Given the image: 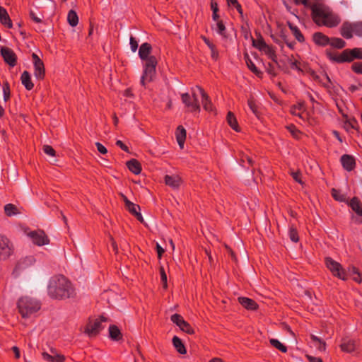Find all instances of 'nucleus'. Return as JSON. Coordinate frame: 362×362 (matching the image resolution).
Returning a JSON list of instances; mask_svg holds the SVG:
<instances>
[{
    "instance_id": "obj_1",
    "label": "nucleus",
    "mask_w": 362,
    "mask_h": 362,
    "mask_svg": "<svg viewBox=\"0 0 362 362\" xmlns=\"http://www.w3.org/2000/svg\"><path fill=\"white\" fill-rule=\"evenodd\" d=\"M48 296L56 300H65L76 296L72 283L64 275L52 276L47 285Z\"/></svg>"
},
{
    "instance_id": "obj_2",
    "label": "nucleus",
    "mask_w": 362,
    "mask_h": 362,
    "mask_svg": "<svg viewBox=\"0 0 362 362\" xmlns=\"http://www.w3.org/2000/svg\"><path fill=\"white\" fill-rule=\"evenodd\" d=\"M151 45L147 42L141 44L139 49V55L144 61V71L140 79V84L144 88H148V84L151 82L156 76V66L157 60L151 55Z\"/></svg>"
},
{
    "instance_id": "obj_3",
    "label": "nucleus",
    "mask_w": 362,
    "mask_h": 362,
    "mask_svg": "<svg viewBox=\"0 0 362 362\" xmlns=\"http://www.w3.org/2000/svg\"><path fill=\"white\" fill-rule=\"evenodd\" d=\"M296 4H302L305 7L310 8L312 17L318 25H324L327 27H334L339 23V20L335 16L325 5L320 3L310 4L308 0H293Z\"/></svg>"
},
{
    "instance_id": "obj_4",
    "label": "nucleus",
    "mask_w": 362,
    "mask_h": 362,
    "mask_svg": "<svg viewBox=\"0 0 362 362\" xmlns=\"http://www.w3.org/2000/svg\"><path fill=\"white\" fill-rule=\"evenodd\" d=\"M17 308L23 318H28L40 309L41 304L32 298L24 296L18 299Z\"/></svg>"
},
{
    "instance_id": "obj_5",
    "label": "nucleus",
    "mask_w": 362,
    "mask_h": 362,
    "mask_svg": "<svg viewBox=\"0 0 362 362\" xmlns=\"http://www.w3.org/2000/svg\"><path fill=\"white\" fill-rule=\"evenodd\" d=\"M183 103L192 111H199L200 100L206 98L204 92H185L181 95Z\"/></svg>"
},
{
    "instance_id": "obj_6",
    "label": "nucleus",
    "mask_w": 362,
    "mask_h": 362,
    "mask_svg": "<svg viewBox=\"0 0 362 362\" xmlns=\"http://www.w3.org/2000/svg\"><path fill=\"white\" fill-rule=\"evenodd\" d=\"M353 33L358 37H362V21L344 22L341 28V34L346 39L353 37Z\"/></svg>"
},
{
    "instance_id": "obj_7",
    "label": "nucleus",
    "mask_w": 362,
    "mask_h": 362,
    "mask_svg": "<svg viewBox=\"0 0 362 362\" xmlns=\"http://www.w3.org/2000/svg\"><path fill=\"white\" fill-rule=\"evenodd\" d=\"M13 252V246L5 235H0V260L7 259Z\"/></svg>"
},
{
    "instance_id": "obj_8",
    "label": "nucleus",
    "mask_w": 362,
    "mask_h": 362,
    "mask_svg": "<svg viewBox=\"0 0 362 362\" xmlns=\"http://www.w3.org/2000/svg\"><path fill=\"white\" fill-rule=\"evenodd\" d=\"M349 205L354 212L351 215V219L358 224L362 223V203L357 199L353 198L349 203Z\"/></svg>"
},
{
    "instance_id": "obj_9",
    "label": "nucleus",
    "mask_w": 362,
    "mask_h": 362,
    "mask_svg": "<svg viewBox=\"0 0 362 362\" xmlns=\"http://www.w3.org/2000/svg\"><path fill=\"white\" fill-rule=\"evenodd\" d=\"M33 243L37 246H43L49 243V238L43 230L38 229L28 233Z\"/></svg>"
},
{
    "instance_id": "obj_10",
    "label": "nucleus",
    "mask_w": 362,
    "mask_h": 362,
    "mask_svg": "<svg viewBox=\"0 0 362 362\" xmlns=\"http://www.w3.org/2000/svg\"><path fill=\"white\" fill-rule=\"evenodd\" d=\"M325 263L327 267L332 272L334 276H337L342 280L346 279V272L342 269L340 264L334 261L329 257L326 258Z\"/></svg>"
},
{
    "instance_id": "obj_11",
    "label": "nucleus",
    "mask_w": 362,
    "mask_h": 362,
    "mask_svg": "<svg viewBox=\"0 0 362 362\" xmlns=\"http://www.w3.org/2000/svg\"><path fill=\"white\" fill-rule=\"evenodd\" d=\"M170 319L172 322L178 326L182 331L190 334L194 333L193 329L190 327L189 323L185 321L181 315L178 314H174L171 316Z\"/></svg>"
},
{
    "instance_id": "obj_12",
    "label": "nucleus",
    "mask_w": 362,
    "mask_h": 362,
    "mask_svg": "<svg viewBox=\"0 0 362 362\" xmlns=\"http://www.w3.org/2000/svg\"><path fill=\"white\" fill-rule=\"evenodd\" d=\"M32 58L35 68V76L38 79H41L44 77L45 75L44 64L35 53L32 54Z\"/></svg>"
},
{
    "instance_id": "obj_13",
    "label": "nucleus",
    "mask_w": 362,
    "mask_h": 362,
    "mask_svg": "<svg viewBox=\"0 0 362 362\" xmlns=\"http://www.w3.org/2000/svg\"><path fill=\"white\" fill-rule=\"evenodd\" d=\"M1 55L4 58L5 62L9 66H14L16 64V55L12 49L8 47H1Z\"/></svg>"
},
{
    "instance_id": "obj_14",
    "label": "nucleus",
    "mask_w": 362,
    "mask_h": 362,
    "mask_svg": "<svg viewBox=\"0 0 362 362\" xmlns=\"http://www.w3.org/2000/svg\"><path fill=\"white\" fill-rule=\"evenodd\" d=\"M344 58L342 60H346V62H351L354 59H362V48H354L352 49H345L344 50Z\"/></svg>"
},
{
    "instance_id": "obj_15",
    "label": "nucleus",
    "mask_w": 362,
    "mask_h": 362,
    "mask_svg": "<svg viewBox=\"0 0 362 362\" xmlns=\"http://www.w3.org/2000/svg\"><path fill=\"white\" fill-rule=\"evenodd\" d=\"M341 163L344 168L348 171L352 170L355 167V160L353 156L349 155L342 156Z\"/></svg>"
},
{
    "instance_id": "obj_16",
    "label": "nucleus",
    "mask_w": 362,
    "mask_h": 362,
    "mask_svg": "<svg viewBox=\"0 0 362 362\" xmlns=\"http://www.w3.org/2000/svg\"><path fill=\"white\" fill-rule=\"evenodd\" d=\"M176 139L178 143L179 146L181 148H184V144L186 138V130L182 126H179L177 128L176 133Z\"/></svg>"
},
{
    "instance_id": "obj_17",
    "label": "nucleus",
    "mask_w": 362,
    "mask_h": 362,
    "mask_svg": "<svg viewBox=\"0 0 362 362\" xmlns=\"http://www.w3.org/2000/svg\"><path fill=\"white\" fill-rule=\"evenodd\" d=\"M238 302L246 309L254 310L257 309V303L250 298L246 297H239Z\"/></svg>"
},
{
    "instance_id": "obj_18",
    "label": "nucleus",
    "mask_w": 362,
    "mask_h": 362,
    "mask_svg": "<svg viewBox=\"0 0 362 362\" xmlns=\"http://www.w3.org/2000/svg\"><path fill=\"white\" fill-rule=\"evenodd\" d=\"M0 22L7 28H12L13 24L8 12L1 6H0Z\"/></svg>"
},
{
    "instance_id": "obj_19",
    "label": "nucleus",
    "mask_w": 362,
    "mask_h": 362,
    "mask_svg": "<svg viewBox=\"0 0 362 362\" xmlns=\"http://www.w3.org/2000/svg\"><path fill=\"white\" fill-rule=\"evenodd\" d=\"M109 337L114 341H119L122 338V334L117 326L112 325L109 327Z\"/></svg>"
},
{
    "instance_id": "obj_20",
    "label": "nucleus",
    "mask_w": 362,
    "mask_h": 362,
    "mask_svg": "<svg viewBox=\"0 0 362 362\" xmlns=\"http://www.w3.org/2000/svg\"><path fill=\"white\" fill-rule=\"evenodd\" d=\"M181 180L176 175H165V182L167 185L175 189L180 186Z\"/></svg>"
},
{
    "instance_id": "obj_21",
    "label": "nucleus",
    "mask_w": 362,
    "mask_h": 362,
    "mask_svg": "<svg viewBox=\"0 0 362 362\" xmlns=\"http://www.w3.org/2000/svg\"><path fill=\"white\" fill-rule=\"evenodd\" d=\"M313 40L316 44L322 46H325L329 43V38L321 33H315Z\"/></svg>"
},
{
    "instance_id": "obj_22",
    "label": "nucleus",
    "mask_w": 362,
    "mask_h": 362,
    "mask_svg": "<svg viewBox=\"0 0 362 362\" xmlns=\"http://www.w3.org/2000/svg\"><path fill=\"white\" fill-rule=\"evenodd\" d=\"M107 319L103 316H101L99 319H96L92 325V335L98 334L101 329L104 328V326L102 325L103 322H105Z\"/></svg>"
},
{
    "instance_id": "obj_23",
    "label": "nucleus",
    "mask_w": 362,
    "mask_h": 362,
    "mask_svg": "<svg viewBox=\"0 0 362 362\" xmlns=\"http://www.w3.org/2000/svg\"><path fill=\"white\" fill-rule=\"evenodd\" d=\"M356 344L354 340L346 339L343 341L341 344V349L342 351L351 353L355 350Z\"/></svg>"
},
{
    "instance_id": "obj_24",
    "label": "nucleus",
    "mask_w": 362,
    "mask_h": 362,
    "mask_svg": "<svg viewBox=\"0 0 362 362\" xmlns=\"http://www.w3.org/2000/svg\"><path fill=\"white\" fill-rule=\"evenodd\" d=\"M128 168L133 173L138 175L141 170L140 163L135 159H132L127 163Z\"/></svg>"
},
{
    "instance_id": "obj_25",
    "label": "nucleus",
    "mask_w": 362,
    "mask_h": 362,
    "mask_svg": "<svg viewBox=\"0 0 362 362\" xmlns=\"http://www.w3.org/2000/svg\"><path fill=\"white\" fill-rule=\"evenodd\" d=\"M21 82L27 90H30L33 88V83L31 81L30 75L27 71H23L22 74Z\"/></svg>"
},
{
    "instance_id": "obj_26",
    "label": "nucleus",
    "mask_w": 362,
    "mask_h": 362,
    "mask_svg": "<svg viewBox=\"0 0 362 362\" xmlns=\"http://www.w3.org/2000/svg\"><path fill=\"white\" fill-rule=\"evenodd\" d=\"M345 120L344 121V128L346 131H349L351 129H357L358 122L354 118H348V117L344 115Z\"/></svg>"
},
{
    "instance_id": "obj_27",
    "label": "nucleus",
    "mask_w": 362,
    "mask_h": 362,
    "mask_svg": "<svg viewBox=\"0 0 362 362\" xmlns=\"http://www.w3.org/2000/svg\"><path fill=\"white\" fill-rule=\"evenodd\" d=\"M4 213L7 216H12L20 214L17 206L13 204H7L4 206Z\"/></svg>"
},
{
    "instance_id": "obj_28",
    "label": "nucleus",
    "mask_w": 362,
    "mask_h": 362,
    "mask_svg": "<svg viewBox=\"0 0 362 362\" xmlns=\"http://www.w3.org/2000/svg\"><path fill=\"white\" fill-rule=\"evenodd\" d=\"M173 344L180 354H184L186 353L185 347L179 337L175 336L173 338Z\"/></svg>"
},
{
    "instance_id": "obj_29",
    "label": "nucleus",
    "mask_w": 362,
    "mask_h": 362,
    "mask_svg": "<svg viewBox=\"0 0 362 362\" xmlns=\"http://www.w3.org/2000/svg\"><path fill=\"white\" fill-rule=\"evenodd\" d=\"M227 121L228 124L236 132L239 131L237 120L234 115L229 112L227 115Z\"/></svg>"
},
{
    "instance_id": "obj_30",
    "label": "nucleus",
    "mask_w": 362,
    "mask_h": 362,
    "mask_svg": "<svg viewBox=\"0 0 362 362\" xmlns=\"http://www.w3.org/2000/svg\"><path fill=\"white\" fill-rule=\"evenodd\" d=\"M67 21L70 25L71 26H76L78 23V16L75 11L73 10L69 11L68 16H67Z\"/></svg>"
},
{
    "instance_id": "obj_31",
    "label": "nucleus",
    "mask_w": 362,
    "mask_h": 362,
    "mask_svg": "<svg viewBox=\"0 0 362 362\" xmlns=\"http://www.w3.org/2000/svg\"><path fill=\"white\" fill-rule=\"evenodd\" d=\"M265 53L274 62H276V55L273 48L268 45L261 51Z\"/></svg>"
},
{
    "instance_id": "obj_32",
    "label": "nucleus",
    "mask_w": 362,
    "mask_h": 362,
    "mask_svg": "<svg viewBox=\"0 0 362 362\" xmlns=\"http://www.w3.org/2000/svg\"><path fill=\"white\" fill-rule=\"evenodd\" d=\"M329 45L334 47L341 49L346 45V42L341 38H332L329 39Z\"/></svg>"
},
{
    "instance_id": "obj_33",
    "label": "nucleus",
    "mask_w": 362,
    "mask_h": 362,
    "mask_svg": "<svg viewBox=\"0 0 362 362\" xmlns=\"http://www.w3.org/2000/svg\"><path fill=\"white\" fill-rule=\"evenodd\" d=\"M245 62L247 64V66L248 68L255 74L259 75L261 74V72L257 69V68L255 66L252 61L250 59L247 54L245 55Z\"/></svg>"
},
{
    "instance_id": "obj_34",
    "label": "nucleus",
    "mask_w": 362,
    "mask_h": 362,
    "mask_svg": "<svg viewBox=\"0 0 362 362\" xmlns=\"http://www.w3.org/2000/svg\"><path fill=\"white\" fill-rule=\"evenodd\" d=\"M312 340L315 342V345L320 351L325 350V343L322 339L313 334L311 335Z\"/></svg>"
},
{
    "instance_id": "obj_35",
    "label": "nucleus",
    "mask_w": 362,
    "mask_h": 362,
    "mask_svg": "<svg viewBox=\"0 0 362 362\" xmlns=\"http://www.w3.org/2000/svg\"><path fill=\"white\" fill-rule=\"evenodd\" d=\"M270 344L275 348L278 349L281 351L285 353L287 351L286 347L283 345L279 340L276 339H271L269 340Z\"/></svg>"
},
{
    "instance_id": "obj_36",
    "label": "nucleus",
    "mask_w": 362,
    "mask_h": 362,
    "mask_svg": "<svg viewBox=\"0 0 362 362\" xmlns=\"http://www.w3.org/2000/svg\"><path fill=\"white\" fill-rule=\"evenodd\" d=\"M127 209L129 210L130 213L136 216V215L139 212L140 207L139 205H136L132 202H128Z\"/></svg>"
},
{
    "instance_id": "obj_37",
    "label": "nucleus",
    "mask_w": 362,
    "mask_h": 362,
    "mask_svg": "<svg viewBox=\"0 0 362 362\" xmlns=\"http://www.w3.org/2000/svg\"><path fill=\"white\" fill-rule=\"evenodd\" d=\"M329 57L330 58V59L334 61V62H339V63H341V62H345L346 60H341L344 58V51L341 53V54H337V53H335V54H329Z\"/></svg>"
},
{
    "instance_id": "obj_38",
    "label": "nucleus",
    "mask_w": 362,
    "mask_h": 362,
    "mask_svg": "<svg viewBox=\"0 0 362 362\" xmlns=\"http://www.w3.org/2000/svg\"><path fill=\"white\" fill-rule=\"evenodd\" d=\"M247 103H248V106L250 107V109L251 110V111L257 116V117H259V112L257 110V105H255V101H254V99L253 98L250 97L249 99H248V101H247Z\"/></svg>"
},
{
    "instance_id": "obj_39",
    "label": "nucleus",
    "mask_w": 362,
    "mask_h": 362,
    "mask_svg": "<svg viewBox=\"0 0 362 362\" xmlns=\"http://www.w3.org/2000/svg\"><path fill=\"white\" fill-rule=\"evenodd\" d=\"M252 45L255 47L257 48L259 50L262 51L264 47L267 45L266 42L262 40H252Z\"/></svg>"
},
{
    "instance_id": "obj_40",
    "label": "nucleus",
    "mask_w": 362,
    "mask_h": 362,
    "mask_svg": "<svg viewBox=\"0 0 362 362\" xmlns=\"http://www.w3.org/2000/svg\"><path fill=\"white\" fill-rule=\"evenodd\" d=\"M214 29L221 35H224V33L226 30V27L223 24L222 21H218L216 24V27Z\"/></svg>"
},
{
    "instance_id": "obj_41",
    "label": "nucleus",
    "mask_w": 362,
    "mask_h": 362,
    "mask_svg": "<svg viewBox=\"0 0 362 362\" xmlns=\"http://www.w3.org/2000/svg\"><path fill=\"white\" fill-rule=\"evenodd\" d=\"M43 151L47 155L51 156H56V151L53 148L52 146L49 145H44L42 147Z\"/></svg>"
},
{
    "instance_id": "obj_42",
    "label": "nucleus",
    "mask_w": 362,
    "mask_h": 362,
    "mask_svg": "<svg viewBox=\"0 0 362 362\" xmlns=\"http://www.w3.org/2000/svg\"><path fill=\"white\" fill-rule=\"evenodd\" d=\"M211 7L213 11V15L212 18L214 21H217L218 18V15L217 14V12L218 11V4L216 2H214L213 1L211 3Z\"/></svg>"
},
{
    "instance_id": "obj_43",
    "label": "nucleus",
    "mask_w": 362,
    "mask_h": 362,
    "mask_svg": "<svg viewBox=\"0 0 362 362\" xmlns=\"http://www.w3.org/2000/svg\"><path fill=\"white\" fill-rule=\"evenodd\" d=\"M160 278H161V281H162V284H163V286L164 288H167V287H168L167 275H166V274L165 272V270H164L163 267H160Z\"/></svg>"
},
{
    "instance_id": "obj_44",
    "label": "nucleus",
    "mask_w": 362,
    "mask_h": 362,
    "mask_svg": "<svg viewBox=\"0 0 362 362\" xmlns=\"http://www.w3.org/2000/svg\"><path fill=\"white\" fill-rule=\"evenodd\" d=\"M305 64H302L300 62H298V61H294L293 62H291V68L292 69H298L299 71H303L304 69H305Z\"/></svg>"
},
{
    "instance_id": "obj_45",
    "label": "nucleus",
    "mask_w": 362,
    "mask_h": 362,
    "mask_svg": "<svg viewBox=\"0 0 362 362\" xmlns=\"http://www.w3.org/2000/svg\"><path fill=\"white\" fill-rule=\"evenodd\" d=\"M291 175L292 176V177L293 178V180H295L297 182L303 185V182L300 178V173L299 171H294V170H291Z\"/></svg>"
},
{
    "instance_id": "obj_46",
    "label": "nucleus",
    "mask_w": 362,
    "mask_h": 362,
    "mask_svg": "<svg viewBox=\"0 0 362 362\" xmlns=\"http://www.w3.org/2000/svg\"><path fill=\"white\" fill-rule=\"evenodd\" d=\"M289 237L291 238V240L294 242V243H296L298 242V234H297V232L296 230L291 228L290 229V231H289Z\"/></svg>"
},
{
    "instance_id": "obj_47",
    "label": "nucleus",
    "mask_w": 362,
    "mask_h": 362,
    "mask_svg": "<svg viewBox=\"0 0 362 362\" xmlns=\"http://www.w3.org/2000/svg\"><path fill=\"white\" fill-rule=\"evenodd\" d=\"M332 195L337 201L341 202L344 200L343 195L340 194L339 192L335 189H332Z\"/></svg>"
},
{
    "instance_id": "obj_48",
    "label": "nucleus",
    "mask_w": 362,
    "mask_h": 362,
    "mask_svg": "<svg viewBox=\"0 0 362 362\" xmlns=\"http://www.w3.org/2000/svg\"><path fill=\"white\" fill-rule=\"evenodd\" d=\"M352 69L357 74H362V63H354Z\"/></svg>"
},
{
    "instance_id": "obj_49",
    "label": "nucleus",
    "mask_w": 362,
    "mask_h": 362,
    "mask_svg": "<svg viewBox=\"0 0 362 362\" xmlns=\"http://www.w3.org/2000/svg\"><path fill=\"white\" fill-rule=\"evenodd\" d=\"M206 100L204 99V100H201L203 103L204 109L207 111H211V110H212V107H211V105L210 104V103L209 102L208 96L206 95Z\"/></svg>"
},
{
    "instance_id": "obj_50",
    "label": "nucleus",
    "mask_w": 362,
    "mask_h": 362,
    "mask_svg": "<svg viewBox=\"0 0 362 362\" xmlns=\"http://www.w3.org/2000/svg\"><path fill=\"white\" fill-rule=\"evenodd\" d=\"M130 47L133 52H135L138 48V43L133 37H130Z\"/></svg>"
},
{
    "instance_id": "obj_51",
    "label": "nucleus",
    "mask_w": 362,
    "mask_h": 362,
    "mask_svg": "<svg viewBox=\"0 0 362 362\" xmlns=\"http://www.w3.org/2000/svg\"><path fill=\"white\" fill-rule=\"evenodd\" d=\"M95 146L97 147L98 151L101 153L102 154H105L107 152V148L100 143L97 142L95 143Z\"/></svg>"
},
{
    "instance_id": "obj_52",
    "label": "nucleus",
    "mask_w": 362,
    "mask_h": 362,
    "mask_svg": "<svg viewBox=\"0 0 362 362\" xmlns=\"http://www.w3.org/2000/svg\"><path fill=\"white\" fill-rule=\"evenodd\" d=\"M42 358L49 362L54 361V356L49 354L48 353L44 351L42 353Z\"/></svg>"
},
{
    "instance_id": "obj_53",
    "label": "nucleus",
    "mask_w": 362,
    "mask_h": 362,
    "mask_svg": "<svg viewBox=\"0 0 362 362\" xmlns=\"http://www.w3.org/2000/svg\"><path fill=\"white\" fill-rule=\"evenodd\" d=\"M65 356L62 354H56L54 355V361L53 362H64Z\"/></svg>"
},
{
    "instance_id": "obj_54",
    "label": "nucleus",
    "mask_w": 362,
    "mask_h": 362,
    "mask_svg": "<svg viewBox=\"0 0 362 362\" xmlns=\"http://www.w3.org/2000/svg\"><path fill=\"white\" fill-rule=\"evenodd\" d=\"M326 79L327 81V83H325L324 85L326 88H333L336 89L337 90H338V87H337L332 81H330L328 77H327Z\"/></svg>"
},
{
    "instance_id": "obj_55",
    "label": "nucleus",
    "mask_w": 362,
    "mask_h": 362,
    "mask_svg": "<svg viewBox=\"0 0 362 362\" xmlns=\"http://www.w3.org/2000/svg\"><path fill=\"white\" fill-rule=\"evenodd\" d=\"M85 333L88 336L90 337V317L88 318L87 324L85 328Z\"/></svg>"
},
{
    "instance_id": "obj_56",
    "label": "nucleus",
    "mask_w": 362,
    "mask_h": 362,
    "mask_svg": "<svg viewBox=\"0 0 362 362\" xmlns=\"http://www.w3.org/2000/svg\"><path fill=\"white\" fill-rule=\"evenodd\" d=\"M12 351L14 353L15 358L18 359L21 357V351L18 347L14 346L12 347Z\"/></svg>"
},
{
    "instance_id": "obj_57",
    "label": "nucleus",
    "mask_w": 362,
    "mask_h": 362,
    "mask_svg": "<svg viewBox=\"0 0 362 362\" xmlns=\"http://www.w3.org/2000/svg\"><path fill=\"white\" fill-rule=\"evenodd\" d=\"M210 49H211V57L214 59H216L217 57H218V52H217L215 46L214 45H210Z\"/></svg>"
},
{
    "instance_id": "obj_58",
    "label": "nucleus",
    "mask_w": 362,
    "mask_h": 362,
    "mask_svg": "<svg viewBox=\"0 0 362 362\" xmlns=\"http://www.w3.org/2000/svg\"><path fill=\"white\" fill-rule=\"evenodd\" d=\"M293 35L296 37V40L299 42H303L304 40V37L300 30H298L297 32H296L295 34H293Z\"/></svg>"
},
{
    "instance_id": "obj_59",
    "label": "nucleus",
    "mask_w": 362,
    "mask_h": 362,
    "mask_svg": "<svg viewBox=\"0 0 362 362\" xmlns=\"http://www.w3.org/2000/svg\"><path fill=\"white\" fill-rule=\"evenodd\" d=\"M156 250H157L158 257L160 258L163 253L165 252V250L158 243L156 244Z\"/></svg>"
},
{
    "instance_id": "obj_60",
    "label": "nucleus",
    "mask_w": 362,
    "mask_h": 362,
    "mask_svg": "<svg viewBox=\"0 0 362 362\" xmlns=\"http://www.w3.org/2000/svg\"><path fill=\"white\" fill-rule=\"evenodd\" d=\"M358 272H359L358 270L355 267H352L351 268H350L349 269V274L352 277L354 276H355L356 274H358Z\"/></svg>"
},
{
    "instance_id": "obj_61",
    "label": "nucleus",
    "mask_w": 362,
    "mask_h": 362,
    "mask_svg": "<svg viewBox=\"0 0 362 362\" xmlns=\"http://www.w3.org/2000/svg\"><path fill=\"white\" fill-rule=\"evenodd\" d=\"M310 362H322V359L320 358H316L311 356H307Z\"/></svg>"
},
{
    "instance_id": "obj_62",
    "label": "nucleus",
    "mask_w": 362,
    "mask_h": 362,
    "mask_svg": "<svg viewBox=\"0 0 362 362\" xmlns=\"http://www.w3.org/2000/svg\"><path fill=\"white\" fill-rule=\"evenodd\" d=\"M116 144L119 146L122 149H123L125 151H128V148L127 146H125L121 141L118 140L116 142Z\"/></svg>"
},
{
    "instance_id": "obj_63",
    "label": "nucleus",
    "mask_w": 362,
    "mask_h": 362,
    "mask_svg": "<svg viewBox=\"0 0 362 362\" xmlns=\"http://www.w3.org/2000/svg\"><path fill=\"white\" fill-rule=\"evenodd\" d=\"M352 279H353L355 281H356V282H358V283H361V281H362V278H361V274H360L359 272H358V274H356L355 276H354L352 277Z\"/></svg>"
},
{
    "instance_id": "obj_64",
    "label": "nucleus",
    "mask_w": 362,
    "mask_h": 362,
    "mask_svg": "<svg viewBox=\"0 0 362 362\" xmlns=\"http://www.w3.org/2000/svg\"><path fill=\"white\" fill-rule=\"evenodd\" d=\"M30 16L33 21H35L36 23H40L41 19L35 16V14L33 12H30Z\"/></svg>"
}]
</instances>
